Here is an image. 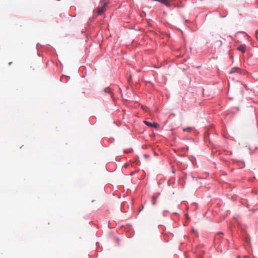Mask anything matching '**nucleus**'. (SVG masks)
<instances>
[{"mask_svg":"<svg viewBox=\"0 0 258 258\" xmlns=\"http://www.w3.org/2000/svg\"><path fill=\"white\" fill-rule=\"evenodd\" d=\"M100 4L102 6L101 7H98L95 10L98 14V15H101L105 11V7L107 6L108 4V2H104V1H101L100 2Z\"/></svg>","mask_w":258,"mask_h":258,"instance_id":"obj_1","label":"nucleus"},{"mask_svg":"<svg viewBox=\"0 0 258 258\" xmlns=\"http://www.w3.org/2000/svg\"><path fill=\"white\" fill-rule=\"evenodd\" d=\"M246 49V45L245 44H242L240 45L239 47H237V49L240 51H241L242 53H244Z\"/></svg>","mask_w":258,"mask_h":258,"instance_id":"obj_2","label":"nucleus"},{"mask_svg":"<svg viewBox=\"0 0 258 258\" xmlns=\"http://www.w3.org/2000/svg\"><path fill=\"white\" fill-rule=\"evenodd\" d=\"M240 70V69L238 67L233 68L229 71V74H232L235 72H239Z\"/></svg>","mask_w":258,"mask_h":258,"instance_id":"obj_3","label":"nucleus"},{"mask_svg":"<svg viewBox=\"0 0 258 258\" xmlns=\"http://www.w3.org/2000/svg\"><path fill=\"white\" fill-rule=\"evenodd\" d=\"M104 91L106 92V93H109L110 94H112V92H111V89L109 88V87H106L104 89Z\"/></svg>","mask_w":258,"mask_h":258,"instance_id":"obj_4","label":"nucleus"},{"mask_svg":"<svg viewBox=\"0 0 258 258\" xmlns=\"http://www.w3.org/2000/svg\"><path fill=\"white\" fill-rule=\"evenodd\" d=\"M152 204L153 205H155L156 204L157 198L155 196H153L152 197Z\"/></svg>","mask_w":258,"mask_h":258,"instance_id":"obj_5","label":"nucleus"},{"mask_svg":"<svg viewBox=\"0 0 258 258\" xmlns=\"http://www.w3.org/2000/svg\"><path fill=\"white\" fill-rule=\"evenodd\" d=\"M144 122L145 123V124H146L147 125L149 126H150V127H152V125H153V123L150 122H149V121H146V120H144Z\"/></svg>","mask_w":258,"mask_h":258,"instance_id":"obj_6","label":"nucleus"},{"mask_svg":"<svg viewBox=\"0 0 258 258\" xmlns=\"http://www.w3.org/2000/svg\"><path fill=\"white\" fill-rule=\"evenodd\" d=\"M191 131V128L190 127H187V128H184L183 129V132H190Z\"/></svg>","mask_w":258,"mask_h":258,"instance_id":"obj_7","label":"nucleus"},{"mask_svg":"<svg viewBox=\"0 0 258 258\" xmlns=\"http://www.w3.org/2000/svg\"><path fill=\"white\" fill-rule=\"evenodd\" d=\"M152 127H153L154 128H157L158 127H159V125L157 123H153V125H152Z\"/></svg>","mask_w":258,"mask_h":258,"instance_id":"obj_8","label":"nucleus"},{"mask_svg":"<svg viewBox=\"0 0 258 258\" xmlns=\"http://www.w3.org/2000/svg\"><path fill=\"white\" fill-rule=\"evenodd\" d=\"M258 34V30L256 32V35Z\"/></svg>","mask_w":258,"mask_h":258,"instance_id":"obj_9","label":"nucleus"}]
</instances>
